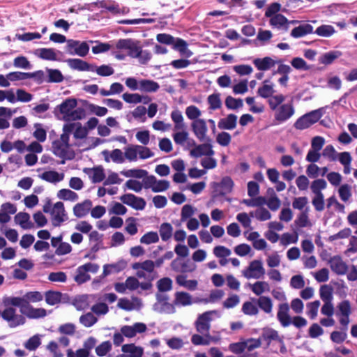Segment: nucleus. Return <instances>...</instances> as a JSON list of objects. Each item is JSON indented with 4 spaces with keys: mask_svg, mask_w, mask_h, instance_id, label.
<instances>
[{
    "mask_svg": "<svg viewBox=\"0 0 357 357\" xmlns=\"http://www.w3.org/2000/svg\"><path fill=\"white\" fill-rule=\"evenodd\" d=\"M286 97L278 93L270 101V109L274 112V122L275 125L282 124L289 120L295 114V108L292 102L283 103Z\"/></svg>",
    "mask_w": 357,
    "mask_h": 357,
    "instance_id": "1",
    "label": "nucleus"
},
{
    "mask_svg": "<svg viewBox=\"0 0 357 357\" xmlns=\"http://www.w3.org/2000/svg\"><path fill=\"white\" fill-rule=\"evenodd\" d=\"M172 121L174 122V131L172 137L174 142L178 145H183L188 139L189 133L187 131V126L184 122L182 113L176 109L171 112Z\"/></svg>",
    "mask_w": 357,
    "mask_h": 357,
    "instance_id": "2",
    "label": "nucleus"
},
{
    "mask_svg": "<svg viewBox=\"0 0 357 357\" xmlns=\"http://www.w3.org/2000/svg\"><path fill=\"white\" fill-rule=\"evenodd\" d=\"M76 106L77 100L75 99L68 98L57 107L63 121H73L80 120L85 116L86 112L84 109L81 107L75 109Z\"/></svg>",
    "mask_w": 357,
    "mask_h": 357,
    "instance_id": "3",
    "label": "nucleus"
},
{
    "mask_svg": "<svg viewBox=\"0 0 357 357\" xmlns=\"http://www.w3.org/2000/svg\"><path fill=\"white\" fill-rule=\"evenodd\" d=\"M233 186L234 182L229 176L223 177L219 183H213L211 202L213 203L231 202V199L227 197L226 195L231 192Z\"/></svg>",
    "mask_w": 357,
    "mask_h": 357,
    "instance_id": "4",
    "label": "nucleus"
},
{
    "mask_svg": "<svg viewBox=\"0 0 357 357\" xmlns=\"http://www.w3.org/2000/svg\"><path fill=\"white\" fill-rule=\"evenodd\" d=\"M43 211L50 213L52 223L54 227H59L68 220L64 204L61 202H58L53 206H52L50 201L47 202L43 206Z\"/></svg>",
    "mask_w": 357,
    "mask_h": 357,
    "instance_id": "5",
    "label": "nucleus"
},
{
    "mask_svg": "<svg viewBox=\"0 0 357 357\" xmlns=\"http://www.w3.org/2000/svg\"><path fill=\"white\" fill-rule=\"evenodd\" d=\"M322 115V109L313 110L298 118L294 123V127L298 130L306 129L317 123Z\"/></svg>",
    "mask_w": 357,
    "mask_h": 357,
    "instance_id": "6",
    "label": "nucleus"
},
{
    "mask_svg": "<svg viewBox=\"0 0 357 357\" xmlns=\"http://www.w3.org/2000/svg\"><path fill=\"white\" fill-rule=\"evenodd\" d=\"M89 45L86 41H79L70 39L67 40L66 52L70 55H77L81 57L86 56L89 52Z\"/></svg>",
    "mask_w": 357,
    "mask_h": 357,
    "instance_id": "7",
    "label": "nucleus"
},
{
    "mask_svg": "<svg viewBox=\"0 0 357 357\" xmlns=\"http://www.w3.org/2000/svg\"><path fill=\"white\" fill-rule=\"evenodd\" d=\"M3 319L6 321L9 327L16 328L24 324L26 319L23 313H18L15 307H5L3 310Z\"/></svg>",
    "mask_w": 357,
    "mask_h": 357,
    "instance_id": "8",
    "label": "nucleus"
},
{
    "mask_svg": "<svg viewBox=\"0 0 357 357\" xmlns=\"http://www.w3.org/2000/svg\"><path fill=\"white\" fill-rule=\"evenodd\" d=\"M116 48L128 51V55L136 59L142 49L140 43L138 40L131 38L120 39L116 43Z\"/></svg>",
    "mask_w": 357,
    "mask_h": 357,
    "instance_id": "9",
    "label": "nucleus"
},
{
    "mask_svg": "<svg viewBox=\"0 0 357 357\" xmlns=\"http://www.w3.org/2000/svg\"><path fill=\"white\" fill-rule=\"evenodd\" d=\"M278 204H281V200L273 189L268 190L267 198L262 196H258L255 198L247 199V206H261L264 204L269 206Z\"/></svg>",
    "mask_w": 357,
    "mask_h": 357,
    "instance_id": "10",
    "label": "nucleus"
},
{
    "mask_svg": "<svg viewBox=\"0 0 357 357\" xmlns=\"http://www.w3.org/2000/svg\"><path fill=\"white\" fill-rule=\"evenodd\" d=\"M215 311H207L199 314L194 323L196 331L200 334L210 335L212 314Z\"/></svg>",
    "mask_w": 357,
    "mask_h": 357,
    "instance_id": "11",
    "label": "nucleus"
},
{
    "mask_svg": "<svg viewBox=\"0 0 357 357\" xmlns=\"http://www.w3.org/2000/svg\"><path fill=\"white\" fill-rule=\"evenodd\" d=\"M120 200L137 211H142L145 208L146 202L142 197H137L133 194L128 193L120 197Z\"/></svg>",
    "mask_w": 357,
    "mask_h": 357,
    "instance_id": "12",
    "label": "nucleus"
},
{
    "mask_svg": "<svg viewBox=\"0 0 357 357\" xmlns=\"http://www.w3.org/2000/svg\"><path fill=\"white\" fill-rule=\"evenodd\" d=\"M191 128L195 137L200 142L208 141V137H207L208 128L206 121L204 119H201L192 121L191 123Z\"/></svg>",
    "mask_w": 357,
    "mask_h": 357,
    "instance_id": "13",
    "label": "nucleus"
},
{
    "mask_svg": "<svg viewBox=\"0 0 357 357\" xmlns=\"http://www.w3.org/2000/svg\"><path fill=\"white\" fill-rule=\"evenodd\" d=\"M289 20L282 14L275 15L268 17L269 26L278 31L287 32L288 31Z\"/></svg>",
    "mask_w": 357,
    "mask_h": 357,
    "instance_id": "14",
    "label": "nucleus"
},
{
    "mask_svg": "<svg viewBox=\"0 0 357 357\" xmlns=\"http://www.w3.org/2000/svg\"><path fill=\"white\" fill-rule=\"evenodd\" d=\"M147 328L145 324L137 322L132 326H123L121 328V333L126 337H133L137 333H142L146 331Z\"/></svg>",
    "mask_w": 357,
    "mask_h": 357,
    "instance_id": "15",
    "label": "nucleus"
},
{
    "mask_svg": "<svg viewBox=\"0 0 357 357\" xmlns=\"http://www.w3.org/2000/svg\"><path fill=\"white\" fill-rule=\"evenodd\" d=\"M328 264L331 270L337 275H344L347 271L348 266L347 264L338 255L331 257L328 261Z\"/></svg>",
    "mask_w": 357,
    "mask_h": 357,
    "instance_id": "16",
    "label": "nucleus"
},
{
    "mask_svg": "<svg viewBox=\"0 0 357 357\" xmlns=\"http://www.w3.org/2000/svg\"><path fill=\"white\" fill-rule=\"evenodd\" d=\"M265 274V269L263 267L262 262L260 260H254L250 262L247 268V277L259 279Z\"/></svg>",
    "mask_w": 357,
    "mask_h": 357,
    "instance_id": "17",
    "label": "nucleus"
},
{
    "mask_svg": "<svg viewBox=\"0 0 357 357\" xmlns=\"http://www.w3.org/2000/svg\"><path fill=\"white\" fill-rule=\"evenodd\" d=\"M196 301L193 300L192 296L185 291H176L174 294L173 301L174 306L185 307L191 305Z\"/></svg>",
    "mask_w": 357,
    "mask_h": 357,
    "instance_id": "18",
    "label": "nucleus"
},
{
    "mask_svg": "<svg viewBox=\"0 0 357 357\" xmlns=\"http://www.w3.org/2000/svg\"><path fill=\"white\" fill-rule=\"evenodd\" d=\"M289 305L287 303H284L279 305L277 318L283 327H287L291 324V319L289 314Z\"/></svg>",
    "mask_w": 357,
    "mask_h": 357,
    "instance_id": "19",
    "label": "nucleus"
},
{
    "mask_svg": "<svg viewBox=\"0 0 357 357\" xmlns=\"http://www.w3.org/2000/svg\"><path fill=\"white\" fill-rule=\"evenodd\" d=\"M102 155L106 162H109L111 160L116 164H122L125 162L124 153L119 149L109 151L105 150L102 151Z\"/></svg>",
    "mask_w": 357,
    "mask_h": 357,
    "instance_id": "20",
    "label": "nucleus"
},
{
    "mask_svg": "<svg viewBox=\"0 0 357 357\" xmlns=\"http://www.w3.org/2000/svg\"><path fill=\"white\" fill-rule=\"evenodd\" d=\"M171 267L173 271L178 273L192 272L195 269V265L190 264L189 261H183L179 258L172 261Z\"/></svg>",
    "mask_w": 357,
    "mask_h": 357,
    "instance_id": "21",
    "label": "nucleus"
},
{
    "mask_svg": "<svg viewBox=\"0 0 357 357\" xmlns=\"http://www.w3.org/2000/svg\"><path fill=\"white\" fill-rule=\"evenodd\" d=\"M68 66L78 71H91L92 70V65L80 59H68L66 60Z\"/></svg>",
    "mask_w": 357,
    "mask_h": 357,
    "instance_id": "22",
    "label": "nucleus"
},
{
    "mask_svg": "<svg viewBox=\"0 0 357 357\" xmlns=\"http://www.w3.org/2000/svg\"><path fill=\"white\" fill-rule=\"evenodd\" d=\"M214 154L212 146L208 144L197 145L190 151V155L194 158H199L202 155L211 156Z\"/></svg>",
    "mask_w": 357,
    "mask_h": 357,
    "instance_id": "23",
    "label": "nucleus"
},
{
    "mask_svg": "<svg viewBox=\"0 0 357 357\" xmlns=\"http://www.w3.org/2000/svg\"><path fill=\"white\" fill-rule=\"evenodd\" d=\"M312 33L313 26L311 24L308 23H301L291 31L290 36L292 38H298Z\"/></svg>",
    "mask_w": 357,
    "mask_h": 357,
    "instance_id": "24",
    "label": "nucleus"
},
{
    "mask_svg": "<svg viewBox=\"0 0 357 357\" xmlns=\"http://www.w3.org/2000/svg\"><path fill=\"white\" fill-rule=\"evenodd\" d=\"M3 304L5 307H19L20 310L26 307L24 296L22 297L6 296L3 298Z\"/></svg>",
    "mask_w": 357,
    "mask_h": 357,
    "instance_id": "25",
    "label": "nucleus"
},
{
    "mask_svg": "<svg viewBox=\"0 0 357 357\" xmlns=\"http://www.w3.org/2000/svg\"><path fill=\"white\" fill-rule=\"evenodd\" d=\"M258 94L264 98H268V106H270V101L273 97H275L278 94H275V90L273 84H269L268 81L264 82V84L259 87Z\"/></svg>",
    "mask_w": 357,
    "mask_h": 357,
    "instance_id": "26",
    "label": "nucleus"
},
{
    "mask_svg": "<svg viewBox=\"0 0 357 357\" xmlns=\"http://www.w3.org/2000/svg\"><path fill=\"white\" fill-rule=\"evenodd\" d=\"M153 310L161 314H174L176 312L174 303H169V301L155 302L153 305Z\"/></svg>",
    "mask_w": 357,
    "mask_h": 357,
    "instance_id": "27",
    "label": "nucleus"
},
{
    "mask_svg": "<svg viewBox=\"0 0 357 357\" xmlns=\"http://www.w3.org/2000/svg\"><path fill=\"white\" fill-rule=\"evenodd\" d=\"M92 295H79L75 298L73 305L77 310H84L90 306Z\"/></svg>",
    "mask_w": 357,
    "mask_h": 357,
    "instance_id": "28",
    "label": "nucleus"
},
{
    "mask_svg": "<svg viewBox=\"0 0 357 357\" xmlns=\"http://www.w3.org/2000/svg\"><path fill=\"white\" fill-rule=\"evenodd\" d=\"M92 202L86 199L82 203L75 204L73 207V213L77 218L84 217L91 208Z\"/></svg>",
    "mask_w": 357,
    "mask_h": 357,
    "instance_id": "29",
    "label": "nucleus"
},
{
    "mask_svg": "<svg viewBox=\"0 0 357 357\" xmlns=\"http://www.w3.org/2000/svg\"><path fill=\"white\" fill-rule=\"evenodd\" d=\"M39 177L47 182L56 183L63 180L64 174L51 170L44 172Z\"/></svg>",
    "mask_w": 357,
    "mask_h": 357,
    "instance_id": "30",
    "label": "nucleus"
},
{
    "mask_svg": "<svg viewBox=\"0 0 357 357\" xmlns=\"http://www.w3.org/2000/svg\"><path fill=\"white\" fill-rule=\"evenodd\" d=\"M21 312L30 319L43 318L47 315L44 308H34L30 305H28L25 310H22Z\"/></svg>",
    "mask_w": 357,
    "mask_h": 357,
    "instance_id": "31",
    "label": "nucleus"
},
{
    "mask_svg": "<svg viewBox=\"0 0 357 357\" xmlns=\"http://www.w3.org/2000/svg\"><path fill=\"white\" fill-rule=\"evenodd\" d=\"M214 340V338L211 335L200 334L198 333L193 334L191 337V342L195 346L209 345Z\"/></svg>",
    "mask_w": 357,
    "mask_h": 357,
    "instance_id": "32",
    "label": "nucleus"
},
{
    "mask_svg": "<svg viewBox=\"0 0 357 357\" xmlns=\"http://www.w3.org/2000/svg\"><path fill=\"white\" fill-rule=\"evenodd\" d=\"M15 221L24 229H29L33 227V224L30 221V215L25 212H20L15 216Z\"/></svg>",
    "mask_w": 357,
    "mask_h": 357,
    "instance_id": "33",
    "label": "nucleus"
},
{
    "mask_svg": "<svg viewBox=\"0 0 357 357\" xmlns=\"http://www.w3.org/2000/svg\"><path fill=\"white\" fill-rule=\"evenodd\" d=\"M328 171V169L326 167H319L315 164H310L307 167L306 174L310 178H315L319 176H324Z\"/></svg>",
    "mask_w": 357,
    "mask_h": 357,
    "instance_id": "34",
    "label": "nucleus"
},
{
    "mask_svg": "<svg viewBox=\"0 0 357 357\" xmlns=\"http://www.w3.org/2000/svg\"><path fill=\"white\" fill-rule=\"evenodd\" d=\"M173 48L180 52V54L186 57H190L192 55V52L188 48L187 43L181 39L175 38L174 42L172 43Z\"/></svg>",
    "mask_w": 357,
    "mask_h": 357,
    "instance_id": "35",
    "label": "nucleus"
},
{
    "mask_svg": "<svg viewBox=\"0 0 357 357\" xmlns=\"http://www.w3.org/2000/svg\"><path fill=\"white\" fill-rule=\"evenodd\" d=\"M160 89V85L158 82L151 79H141L139 81V91L153 93L156 92Z\"/></svg>",
    "mask_w": 357,
    "mask_h": 357,
    "instance_id": "36",
    "label": "nucleus"
},
{
    "mask_svg": "<svg viewBox=\"0 0 357 357\" xmlns=\"http://www.w3.org/2000/svg\"><path fill=\"white\" fill-rule=\"evenodd\" d=\"M121 350L123 353L130 354V357H142L144 354L143 348L134 344H123Z\"/></svg>",
    "mask_w": 357,
    "mask_h": 357,
    "instance_id": "37",
    "label": "nucleus"
},
{
    "mask_svg": "<svg viewBox=\"0 0 357 357\" xmlns=\"http://www.w3.org/2000/svg\"><path fill=\"white\" fill-rule=\"evenodd\" d=\"M342 55V53L338 50H333L323 54L319 59L320 63L324 65L331 64L335 59Z\"/></svg>",
    "mask_w": 357,
    "mask_h": 357,
    "instance_id": "38",
    "label": "nucleus"
},
{
    "mask_svg": "<svg viewBox=\"0 0 357 357\" xmlns=\"http://www.w3.org/2000/svg\"><path fill=\"white\" fill-rule=\"evenodd\" d=\"M68 147L65 144L62 143L59 139L54 141L52 143V149L54 153L61 158H64L68 153Z\"/></svg>",
    "mask_w": 357,
    "mask_h": 357,
    "instance_id": "39",
    "label": "nucleus"
},
{
    "mask_svg": "<svg viewBox=\"0 0 357 357\" xmlns=\"http://www.w3.org/2000/svg\"><path fill=\"white\" fill-rule=\"evenodd\" d=\"M275 61L271 57H264L263 59H256L254 61V64L260 70H268L273 67Z\"/></svg>",
    "mask_w": 357,
    "mask_h": 357,
    "instance_id": "40",
    "label": "nucleus"
},
{
    "mask_svg": "<svg viewBox=\"0 0 357 357\" xmlns=\"http://www.w3.org/2000/svg\"><path fill=\"white\" fill-rule=\"evenodd\" d=\"M236 121L237 116L231 114L219 121L218 127L221 129L231 130L235 128Z\"/></svg>",
    "mask_w": 357,
    "mask_h": 357,
    "instance_id": "41",
    "label": "nucleus"
},
{
    "mask_svg": "<svg viewBox=\"0 0 357 357\" xmlns=\"http://www.w3.org/2000/svg\"><path fill=\"white\" fill-rule=\"evenodd\" d=\"M57 197L64 201L75 202L78 200L79 196L74 191L70 189H61L57 192Z\"/></svg>",
    "mask_w": 357,
    "mask_h": 357,
    "instance_id": "42",
    "label": "nucleus"
},
{
    "mask_svg": "<svg viewBox=\"0 0 357 357\" xmlns=\"http://www.w3.org/2000/svg\"><path fill=\"white\" fill-rule=\"evenodd\" d=\"M89 176L91 178L93 183H100L105 178L104 169L99 166L89 169Z\"/></svg>",
    "mask_w": 357,
    "mask_h": 357,
    "instance_id": "43",
    "label": "nucleus"
},
{
    "mask_svg": "<svg viewBox=\"0 0 357 357\" xmlns=\"http://www.w3.org/2000/svg\"><path fill=\"white\" fill-rule=\"evenodd\" d=\"M260 338L261 339V340H263L264 341H266L267 345H269L272 340L279 341L280 340L278 331L270 328L263 329L261 336Z\"/></svg>",
    "mask_w": 357,
    "mask_h": 357,
    "instance_id": "44",
    "label": "nucleus"
},
{
    "mask_svg": "<svg viewBox=\"0 0 357 357\" xmlns=\"http://www.w3.org/2000/svg\"><path fill=\"white\" fill-rule=\"evenodd\" d=\"M39 57L48 61H59L57 53H61L59 51H56L52 48H41L39 50Z\"/></svg>",
    "mask_w": 357,
    "mask_h": 357,
    "instance_id": "45",
    "label": "nucleus"
},
{
    "mask_svg": "<svg viewBox=\"0 0 357 357\" xmlns=\"http://www.w3.org/2000/svg\"><path fill=\"white\" fill-rule=\"evenodd\" d=\"M327 187L326 181L323 178H317L314 180L310 185L312 192L314 195H324L321 191Z\"/></svg>",
    "mask_w": 357,
    "mask_h": 357,
    "instance_id": "46",
    "label": "nucleus"
},
{
    "mask_svg": "<svg viewBox=\"0 0 357 357\" xmlns=\"http://www.w3.org/2000/svg\"><path fill=\"white\" fill-rule=\"evenodd\" d=\"M123 153L125 160H128L130 162H135L138 159L137 145L131 144L125 147Z\"/></svg>",
    "mask_w": 357,
    "mask_h": 357,
    "instance_id": "47",
    "label": "nucleus"
},
{
    "mask_svg": "<svg viewBox=\"0 0 357 357\" xmlns=\"http://www.w3.org/2000/svg\"><path fill=\"white\" fill-rule=\"evenodd\" d=\"M92 68L91 72H96L100 76L107 77L114 73V68L109 65L104 64L100 66L92 65Z\"/></svg>",
    "mask_w": 357,
    "mask_h": 357,
    "instance_id": "48",
    "label": "nucleus"
},
{
    "mask_svg": "<svg viewBox=\"0 0 357 357\" xmlns=\"http://www.w3.org/2000/svg\"><path fill=\"white\" fill-rule=\"evenodd\" d=\"M91 277L88 274V273L85 271L83 266H79L76 270V275L74 277L75 281L78 284H82L89 280H90Z\"/></svg>",
    "mask_w": 357,
    "mask_h": 357,
    "instance_id": "49",
    "label": "nucleus"
},
{
    "mask_svg": "<svg viewBox=\"0 0 357 357\" xmlns=\"http://www.w3.org/2000/svg\"><path fill=\"white\" fill-rule=\"evenodd\" d=\"M159 232L162 240L167 241L172 236L173 227L169 223H162L160 226Z\"/></svg>",
    "mask_w": 357,
    "mask_h": 357,
    "instance_id": "50",
    "label": "nucleus"
},
{
    "mask_svg": "<svg viewBox=\"0 0 357 357\" xmlns=\"http://www.w3.org/2000/svg\"><path fill=\"white\" fill-rule=\"evenodd\" d=\"M335 32V28L329 24H323L317 28L314 33L321 37H330Z\"/></svg>",
    "mask_w": 357,
    "mask_h": 357,
    "instance_id": "51",
    "label": "nucleus"
},
{
    "mask_svg": "<svg viewBox=\"0 0 357 357\" xmlns=\"http://www.w3.org/2000/svg\"><path fill=\"white\" fill-rule=\"evenodd\" d=\"M319 296L324 303L332 302L333 299L332 288L327 284L321 286Z\"/></svg>",
    "mask_w": 357,
    "mask_h": 357,
    "instance_id": "52",
    "label": "nucleus"
},
{
    "mask_svg": "<svg viewBox=\"0 0 357 357\" xmlns=\"http://www.w3.org/2000/svg\"><path fill=\"white\" fill-rule=\"evenodd\" d=\"M48 74L47 82L51 83H60L63 80V76L61 72L57 69H46Z\"/></svg>",
    "mask_w": 357,
    "mask_h": 357,
    "instance_id": "53",
    "label": "nucleus"
},
{
    "mask_svg": "<svg viewBox=\"0 0 357 357\" xmlns=\"http://www.w3.org/2000/svg\"><path fill=\"white\" fill-rule=\"evenodd\" d=\"M185 115L188 119L195 121L201 119V110L195 105H190L185 108Z\"/></svg>",
    "mask_w": 357,
    "mask_h": 357,
    "instance_id": "54",
    "label": "nucleus"
},
{
    "mask_svg": "<svg viewBox=\"0 0 357 357\" xmlns=\"http://www.w3.org/2000/svg\"><path fill=\"white\" fill-rule=\"evenodd\" d=\"M250 215L260 221H265L271 218L270 212L263 207H259L254 212H250Z\"/></svg>",
    "mask_w": 357,
    "mask_h": 357,
    "instance_id": "55",
    "label": "nucleus"
},
{
    "mask_svg": "<svg viewBox=\"0 0 357 357\" xmlns=\"http://www.w3.org/2000/svg\"><path fill=\"white\" fill-rule=\"evenodd\" d=\"M24 301L26 303V306L27 307L29 305V303H36L41 301L43 299V294L37 291H29L24 295Z\"/></svg>",
    "mask_w": 357,
    "mask_h": 357,
    "instance_id": "56",
    "label": "nucleus"
},
{
    "mask_svg": "<svg viewBox=\"0 0 357 357\" xmlns=\"http://www.w3.org/2000/svg\"><path fill=\"white\" fill-rule=\"evenodd\" d=\"M73 126V136L75 139H84L88 135V130L83 127L80 123H71Z\"/></svg>",
    "mask_w": 357,
    "mask_h": 357,
    "instance_id": "57",
    "label": "nucleus"
},
{
    "mask_svg": "<svg viewBox=\"0 0 357 357\" xmlns=\"http://www.w3.org/2000/svg\"><path fill=\"white\" fill-rule=\"evenodd\" d=\"M61 294L58 291H48L45 292V301L50 305H54L60 303Z\"/></svg>",
    "mask_w": 357,
    "mask_h": 357,
    "instance_id": "58",
    "label": "nucleus"
},
{
    "mask_svg": "<svg viewBox=\"0 0 357 357\" xmlns=\"http://www.w3.org/2000/svg\"><path fill=\"white\" fill-rule=\"evenodd\" d=\"M73 126L74 124H66L63 128V134L61 135L59 139L62 143L67 145L70 147L71 145L70 144V135L73 132Z\"/></svg>",
    "mask_w": 357,
    "mask_h": 357,
    "instance_id": "59",
    "label": "nucleus"
},
{
    "mask_svg": "<svg viewBox=\"0 0 357 357\" xmlns=\"http://www.w3.org/2000/svg\"><path fill=\"white\" fill-rule=\"evenodd\" d=\"M121 174L126 177L144 178L148 174V172L144 169H132L127 171H121Z\"/></svg>",
    "mask_w": 357,
    "mask_h": 357,
    "instance_id": "60",
    "label": "nucleus"
},
{
    "mask_svg": "<svg viewBox=\"0 0 357 357\" xmlns=\"http://www.w3.org/2000/svg\"><path fill=\"white\" fill-rule=\"evenodd\" d=\"M98 321V319L92 312H88L82 314L79 317V322L85 327L89 328L93 326Z\"/></svg>",
    "mask_w": 357,
    "mask_h": 357,
    "instance_id": "61",
    "label": "nucleus"
},
{
    "mask_svg": "<svg viewBox=\"0 0 357 357\" xmlns=\"http://www.w3.org/2000/svg\"><path fill=\"white\" fill-rule=\"evenodd\" d=\"M294 223L299 227H305L310 226L311 223L308 218L307 210H305V211H302L301 213H300L298 215L296 219L295 220Z\"/></svg>",
    "mask_w": 357,
    "mask_h": 357,
    "instance_id": "62",
    "label": "nucleus"
},
{
    "mask_svg": "<svg viewBox=\"0 0 357 357\" xmlns=\"http://www.w3.org/2000/svg\"><path fill=\"white\" fill-rule=\"evenodd\" d=\"M338 312L337 315H346L349 316L351 313V303L348 300H344L337 306Z\"/></svg>",
    "mask_w": 357,
    "mask_h": 357,
    "instance_id": "63",
    "label": "nucleus"
},
{
    "mask_svg": "<svg viewBox=\"0 0 357 357\" xmlns=\"http://www.w3.org/2000/svg\"><path fill=\"white\" fill-rule=\"evenodd\" d=\"M320 304V301L318 300L308 303L307 304V314L311 319H315L317 316V312Z\"/></svg>",
    "mask_w": 357,
    "mask_h": 357,
    "instance_id": "64",
    "label": "nucleus"
}]
</instances>
